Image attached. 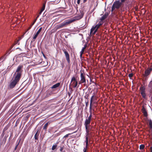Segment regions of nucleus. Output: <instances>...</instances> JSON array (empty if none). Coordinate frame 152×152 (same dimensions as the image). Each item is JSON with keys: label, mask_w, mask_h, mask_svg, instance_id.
Segmentation results:
<instances>
[{"label": "nucleus", "mask_w": 152, "mask_h": 152, "mask_svg": "<svg viewBox=\"0 0 152 152\" xmlns=\"http://www.w3.org/2000/svg\"><path fill=\"white\" fill-rule=\"evenodd\" d=\"M14 45H15V44H14V45H13L12 46H11V48H13V46H14Z\"/></svg>", "instance_id": "603ef678"}, {"label": "nucleus", "mask_w": 152, "mask_h": 152, "mask_svg": "<svg viewBox=\"0 0 152 152\" xmlns=\"http://www.w3.org/2000/svg\"><path fill=\"white\" fill-rule=\"evenodd\" d=\"M96 100V96L94 95H93L91 99L90 100V108L91 107V105L92 106V104L93 103V101L94 100Z\"/></svg>", "instance_id": "dca6fc26"}, {"label": "nucleus", "mask_w": 152, "mask_h": 152, "mask_svg": "<svg viewBox=\"0 0 152 152\" xmlns=\"http://www.w3.org/2000/svg\"><path fill=\"white\" fill-rule=\"evenodd\" d=\"M32 26L31 25L27 29V30L25 32V33H26L32 27Z\"/></svg>", "instance_id": "72a5a7b5"}, {"label": "nucleus", "mask_w": 152, "mask_h": 152, "mask_svg": "<svg viewBox=\"0 0 152 152\" xmlns=\"http://www.w3.org/2000/svg\"><path fill=\"white\" fill-rule=\"evenodd\" d=\"M142 95V97L144 99H146L147 98V97L146 96V94L145 92L143 93L140 94Z\"/></svg>", "instance_id": "b1692460"}, {"label": "nucleus", "mask_w": 152, "mask_h": 152, "mask_svg": "<svg viewBox=\"0 0 152 152\" xmlns=\"http://www.w3.org/2000/svg\"><path fill=\"white\" fill-rule=\"evenodd\" d=\"M96 100V96L94 95H93L91 99L90 100V108L91 107V105L92 106V104L93 103V101L94 100Z\"/></svg>", "instance_id": "2eb2a0df"}, {"label": "nucleus", "mask_w": 152, "mask_h": 152, "mask_svg": "<svg viewBox=\"0 0 152 152\" xmlns=\"http://www.w3.org/2000/svg\"><path fill=\"white\" fill-rule=\"evenodd\" d=\"M80 0H77V3L78 4H80Z\"/></svg>", "instance_id": "79ce46f5"}, {"label": "nucleus", "mask_w": 152, "mask_h": 152, "mask_svg": "<svg viewBox=\"0 0 152 152\" xmlns=\"http://www.w3.org/2000/svg\"><path fill=\"white\" fill-rule=\"evenodd\" d=\"M87 43L86 42L84 45V47L83 48H86V47H87Z\"/></svg>", "instance_id": "c9c22d12"}, {"label": "nucleus", "mask_w": 152, "mask_h": 152, "mask_svg": "<svg viewBox=\"0 0 152 152\" xmlns=\"http://www.w3.org/2000/svg\"><path fill=\"white\" fill-rule=\"evenodd\" d=\"M72 83V85L73 87L74 88H76L77 86L78 83L77 80H76L75 77H73L72 78L70 85Z\"/></svg>", "instance_id": "6e6552de"}, {"label": "nucleus", "mask_w": 152, "mask_h": 152, "mask_svg": "<svg viewBox=\"0 0 152 152\" xmlns=\"http://www.w3.org/2000/svg\"><path fill=\"white\" fill-rule=\"evenodd\" d=\"M133 76V74L132 73H130L129 74L128 76L131 79Z\"/></svg>", "instance_id": "2f4dec72"}, {"label": "nucleus", "mask_w": 152, "mask_h": 152, "mask_svg": "<svg viewBox=\"0 0 152 152\" xmlns=\"http://www.w3.org/2000/svg\"><path fill=\"white\" fill-rule=\"evenodd\" d=\"M150 152H152V146L150 147Z\"/></svg>", "instance_id": "37998d69"}, {"label": "nucleus", "mask_w": 152, "mask_h": 152, "mask_svg": "<svg viewBox=\"0 0 152 152\" xmlns=\"http://www.w3.org/2000/svg\"><path fill=\"white\" fill-rule=\"evenodd\" d=\"M86 48H83L82 50H81V51L80 52H82V53H83L84 50H85Z\"/></svg>", "instance_id": "f704fd0d"}, {"label": "nucleus", "mask_w": 152, "mask_h": 152, "mask_svg": "<svg viewBox=\"0 0 152 152\" xmlns=\"http://www.w3.org/2000/svg\"><path fill=\"white\" fill-rule=\"evenodd\" d=\"M23 66L22 65H19L17 67L16 72L14 76H15L18 75L19 77V78H20L22 75V69L23 68Z\"/></svg>", "instance_id": "423d86ee"}, {"label": "nucleus", "mask_w": 152, "mask_h": 152, "mask_svg": "<svg viewBox=\"0 0 152 152\" xmlns=\"http://www.w3.org/2000/svg\"><path fill=\"white\" fill-rule=\"evenodd\" d=\"M91 120V118L90 116H89V117H88L87 118H86L84 123V125L85 128L87 129V127L88 126V125L89 124H90Z\"/></svg>", "instance_id": "1a4fd4ad"}, {"label": "nucleus", "mask_w": 152, "mask_h": 152, "mask_svg": "<svg viewBox=\"0 0 152 152\" xmlns=\"http://www.w3.org/2000/svg\"><path fill=\"white\" fill-rule=\"evenodd\" d=\"M85 142L86 143V147L85 148H84L83 149V152H87V149L88 148V137L87 136H86V137Z\"/></svg>", "instance_id": "4468645a"}, {"label": "nucleus", "mask_w": 152, "mask_h": 152, "mask_svg": "<svg viewBox=\"0 0 152 152\" xmlns=\"http://www.w3.org/2000/svg\"><path fill=\"white\" fill-rule=\"evenodd\" d=\"M103 23L100 22L95 26H93L91 29L90 34H92L93 35L95 34L97 32L98 29L102 25Z\"/></svg>", "instance_id": "20e7f679"}, {"label": "nucleus", "mask_w": 152, "mask_h": 152, "mask_svg": "<svg viewBox=\"0 0 152 152\" xmlns=\"http://www.w3.org/2000/svg\"><path fill=\"white\" fill-rule=\"evenodd\" d=\"M149 85L151 87H152V80L150 82Z\"/></svg>", "instance_id": "ea45409f"}, {"label": "nucleus", "mask_w": 152, "mask_h": 152, "mask_svg": "<svg viewBox=\"0 0 152 152\" xmlns=\"http://www.w3.org/2000/svg\"><path fill=\"white\" fill-rule=\"evenodd\" d=\"M63 51L65 54L66 61H67L68 63L69 64L70 60L69 54L68 53L67 51H66L65 49L63 50Z\"/></svg>", "instance_id": "9d476101"}, {"label": "nucleus", "mask_w": 152, "mask_h": 152, "mask_svg": "<svg viewBox=\"0 0 152 152\" xmlns=\"http://www.w3.org/2000/svg\"><path fill=\"white\" fill-rule=\"evenodd\" d=\"M18 75L15 76H13L12 80V81L10 84V88H13L15 86L20 79Z\"/></svg>", "instance_id": "f03ea898"}, {"label": "nucleus", "mask_w": 152, "mask_h": 152, "mask_svg": "<svg viewBox=\"0 0 152 152\" xmlns=\"http://www.w3.org/2000/svg\"><path fill=\"white\" fill-rule=\"evenodd\" d=\"M48 94L49 95H51L52 94V93H49Z\"/></svg>", "instance_id": "8fccbe9b"}, {"label": "nucleus", "mask_w": 152, "mask_h": 152, "mask_svg": "<svg viewBox=\"0 0 152 152\" xmlns=\"http://www.w3.org/2000/svg\"><path fill=\"white\" fill-rule=\"evenodd\" d=\"M75 20H67L56 26V30L65 27L69 24L75 21Z\"/></svg>", "instance_id": "f257e3e1"}, {"label": "nucleus", "mask_w": 152, "mask_h": 152, "mask_svg": "<svg viewBox=\"0 0 152 152\" xmlns=\"http://www.w3.org/2000/svg\"><path fill=\"white\" fill-rule=\"evenodd\" d=\"M80 80L78 83L79 84L86 83V74L81 70L80 71Z\"/></svg>", "instance_id": "39448f33"}, {"label": "nucleus", "mask_w": 152, "mask_h": 152, "mask_svg": "<svg viewBox=\"0 0 152 152\" xmlns=\"http://www.w3.org/2000/svg\"><path fill=\"white\" fill-rule=\"evenodd\" d=\"M127 0H121V2H120L121 3V4H122V3H124L125 1Z\"/></svg>", "instance_id": "4c0bfd02"}, {"label": "nucleus", "mask_w": 152, "mask_h": 152, "mask_svg": "<svg viewBox=\"0 0 152 152\" xmlns=\"http://www.w3.org/2000/svg\"><path fill=\"white\" fill-rule=\"evenodd\" d=\"M42 12H41V10L40 12H39V14H40Z\"/></svg>", "instance_id": "3c124183"}, {"label": "nucleus", "mask_w": 152, "mask_h": 152, "mask_svg": "<svg viewBox=\"0 0 152 152\" xmlns=\"http://www.w3.org/2000/svg\"><path fill=\"white\" fill-rule=\"evenodd\" d=\"M145 88L144 86H142L140 87V94L145 92Z\"/></svg>", "instance_id": "412c9836"}, {"label": "nucleus", "mask_w": 152, "mask_h": 152, "mask_svg": "<svg viewBox=\"0 0 152 152\" xmlns=\"http://www.w3.org/2000/svg\"><path fill=\"white\" fill-rule=\"evenodd\" d=\"M63 147H61L60 149V151H62L63 150Z\"/></svg>", "instance_id": "e433bc0d"}, {"label": "nucleus", "mask_w": 152, "mask_h": 152, "mask_svg": "<svg viewBox=\"0 0 152 152\" xmlns=\"http://www.w3.org/2000/svg\"><path fill=\"white\" fill-rule=\"evenodd\" d=\"M152 71V67L151 68H148L146 69L145 72L144 76L147 77L148 76L150 73Z\"/></svg>", "instance_id": "f8f14e48"}, {"label": "nucleus", "mask_w": 152, "mask_h": 152, "mask_svg": "<svg viewBox=\"0 0 152 152\" xmlns=\"http://www.w3.org/2000/svg\"><path fill=\"white\" fill-rule=\"evenodd\" d=\"M39 15H38L37 16V17L36 18V19H37V18H38L39 17Z\"/></svg>", "instance_id": "de8ad7c7"}, {"label": "nucleus", "mask_w": 152, "mask_h": 152, "mask_svg": "<svg viewBox=\"0 0 152 152\" xmlns=\"http://www.w3.org/2000/svg\"><path fill=\"white\" fill-rule=\"evenodd\" d=\"M88 105V102H86V107H87V106Z\"/></svg>", "instance_id": "a18cd8bd"}, {"label": "nucleus", "mask_w": 152, "mask_h": 152, "mask_svg": "<svg viewBox=\"0 0 152 152\" xmlns=\"http://www.w3.org/2000/svg\"><path fill=\"white\" fill-rule=\"evenodd\" d=\"M88 114H87V117L88 116Z\"/></svg>", "instance_id": "6e6d98bb"}, {"label": "nucleus", "mask_w": 152, "mask_h": 152, "mask_svg": "<svg viewBox=\"0 0 152 152\" xmlns=\"http://www.w3.org/2000/svg\"><path fill=\"white\" fill-rule=\"evenodd\" d=\"M149 125L150 129H152V121L151 120L149 121Z\"/></svg>", "instance_id": "a878e982"}, {"label": "nucleus", "mask_w": 152, "mask_h": 152, "mask_svg": "<svg viewBox=\"0 0 152 152\" xmlns=\"http://www.w3.org/2000/svg\"><path fill=\"white\" fill-rule=\"evenodd\" d=\"M40 133V132L38 131L35 133L34 135V138L35 140H38V137Z\"/></svg>", "instance_id": "aec40b11"}, {"label": "nucleus", "mask_w": 152, "mask_h": 152, "mask_svg": "<svg viewBox=\"0 0 152 152\" xmlns=\"http://www.w3.org/2000/svg\"><path fill=\"white\" fill-rule=\"evenodd\" d=\"M122 4H121V2H120L119 0L115 1L112 6L111 12H113L115 9L117 10L118 9Z\"/></svg>", "instance_id": "7ed1b4c3"}, {"label": "nucleus", "mask_w": 152, "mask_h": 152, "mask_svg": "<svg viewBox=\"0 0 152 152\" xmlns=\"http://www.w3.org/2000/svg\"><path fill=\"white\" fill-rule=\"evenodd\" d=\"M72 133H69V134H66V135H65L64 137H63V138H66V137H68V136L69 135H70V134H72Z\"/></svg>", "instance_id": "c756f323"}, {"label": "nucleus", "mask_w": 152, "mask_h": 152, "mask_svg": "<svg viewBox=\"0 0 152 152\" xmlns=\"http://www.w3.org/2000/svg\"><path fill=\"white\" fill-rule=\"evenodd\" d=\"M50 122H48L46 123L43 127V129L45 130V131H46L48 127V124H50Z\"/></svg>", "instance_id": "a211bd4d"}, {"label": "nucleus", "mask_w": 152, "mask_h": 152, "mask_svg": "<svg viewBox=\"0 0 152 152\" xmlns=\"http://www.w3.org/2000/svg\"><path fill=\"white\" fill-rule=\"evenodd\" d=\"M45 4H43V7L42 8V9L41 10V12H42L45 10Z\"/></svg>", "instance_id": "473e14b6"}, {"label": "nucleus", "mask_w": 152, "mask_h": 152, "mask_svg": "<svg viewBox=\"0 0 152 152\" xmlns=\"http://www.w3.org/2000/svg\"><path fill=\"white\" fill-rule=\"evenodd\" d=\"M84 15V13L83 12H80V13L77 16L75 17V19L73 20H75V21L76 20H79L82 18Z\"/></svg>", "instance_id": "9b49d317"}, {"label": "nucleus", "mask_w": 152, "mask_h": 152, "mask_svg": "<svg viewBox=\"0 0 152 152\" xmlns=\"http://www.w3.org/2000/svg\"><path fill=\"white\" fill-rule=\"evenodd\" d=\"M87 0H83V3H85L86 1Z\"/></svg>", "instance_id": "49530a36"}, {"label": "nucleus", "mask_w": 152, "mask_h": 152, "mask_svg": "<svg viewBox=\"0 0 152 152\" xmlns=\"http://www.w3.org/2000/svg\"><path fill=\"white\" fill-rule=\"evenodd\" d=\"M108 15V13L106 12L105 14L101 17L100 20L101 21L104 20L107 17Z\"/></svg>", "instance_id": "f3484780"}, {"label": "nucleus", "mask_w": 152, "mask_h": 152, "mask_svg": "<svg viewBox=\"0 0 152 152\" xmlns=\"http://www.w3.org/2000/svg\"><path fill=\"white\" fill-rule=\"evenodd\" d=\"M83 53H82L81 52H80V58H82L83 56Z\"/></svg>", "instance_id": "58836bf2"}, {"label": "nucleus", "mask_w": 152, "mask_h": 152, "mask_svg": "<svg viewBox=\"0 0 152 152\" xmlns=\"http://www.w3.org/2000/svg\"><path fill=\"white\" fill-rule=\"evenodd\" d=\"M92 107V106L91 105V107L90 108V105L89 112L90 113V115L89 116H90L91 118H92V112L91 111Z\"/></svg>", "instance_id": "393cba45"}, {"label": "nucleus", "mask_w": 152, "mask_h": 152, "mask_svg": "<svg viewBox=\"0 0 152 152\" xmlns=\"http://www.w3.org/2000/svg\"><path fill=\"white\" fill-rule=\"evenodd\" d=\"M35 23L33 22L32 23V24L31 25V26H33V25Z\"/></svg>", "instance_id": "c03bdc74"}, {"label": "nucleus", "mask_w": 152, "mask_h": 152, "mask_svg": "<svg viewBox=\"0 0 152 152\" xmlns=\"http://www.w3.org/2000/svg\"><path fill=\"white\" fill-rule=\"evenodd\" d=\"M38 34H35L33 37V39L31 41V42H33L35 41L36 39L37 38V37L38 36Z\"/></svg>", "instance_id": "5701e85b"}, {"label": "nucleus", "mask_w": 152, "mask_h": 152, "mask_svg": "<svg viewBox=\"0 0 152 152\" xmlns=\"http://www.w3.org/2000/svg\"><path fill=\"white\" fill-rule=\"evenodd\" d=\"M145 148V145L143 144L140 145V150H142L144 149Z\"/></svg>", "instance_id": "c85d7f7f"}, {"label": "nucleus", "mask_w": 152, "mask_h": 152, "mask_svg": "<svg viewBox=\"0 0 152 152\" xmlns=\"http://www.w3.org/2000/svg\"><path fill=\"white\" fill-rule=\"evenodd\" d=\"M60 85V83H58L56 84L53 86L51 87L52 89L56 88H57L59 87Z\"/></svg>", "instance_id": "6ab92c4d"}, {"label": "nucleus", "mask_w": 152, "mask_h": 152, "mask_svg": "<svg viewBox=\"0 0 152 152\" xmlns=\"http://www.w3.org/2000/svg\"><path fill=\"white\" fill-rule=\"evenodd\" d=\"M58 143V142L56 144H57ZM57 145H53L52 147V150H54L57 147Z\"/></svg>", "instance_id": "bb28decb"}, {"label": "nucleus", "mask_w": 152, "mask_h": 152, "mask_svg": "<svg viewBox=\"0 0 152 152\" xmlns=\"http://www.w3.org/2000/svg\"><path fill=\"white\" fill-rule=\"evenodd\" d=\"M85 128L86 129V132L87 133V135H88L89 133V130L90 129V125L89 124L88 125V126L87 127V129L86 128Z\"/></svg>", "instance_id": "4be33fe9"}, {"label": "nucleus", "mask_w": 152, "mask_h": 152, "mask_svg": "<svg viewBox=\"0 0 152 152\" xmlns=\"http://www.w3.org/2000/svg\"><path fill=\"white\" fill-rule=\"evenodd\" d=\"M68 95H69V96H70V93H68Z\"/></svg>", "instance_id": "864d4df0"}, {"label": "nucleus", "mask_w": 152, "mask_h": 152, "mask_svg": "<svg viewBox=\"0 0 152 152\" xmlns=\"http://www.w3.org/2000/svg\"><path fill=\"white\" fill-rule=\"evenodd\" d=\"M42 27H41L37 31V32L36 33L37 34L39 35V34L40 33V32L42 30Z\"/></svg>", "instance_id": "cd10ccee"}, {"label": "nucleus", "mask_w": 152, "mask_h": 152, "mask_svg": "<svg viewBox=\"0 0 152 152\" xmlns=\"http://www.w3.org/2000/svg\"><path fill=\"white\" fill-rule=\"evenodd\" d=\"M25 137L24 136H22L21 135L18 138V141L16 143V146L15 147L14 150L15 151H16L17 149L18 145H19L20 143L21 144H22L23 143V142L24 139Z\"/></svg>", "instance_id": "0eeeda50"}, {"label": "nucleus", "mask_w": 152, "mask_h": 152, "mask_svg": "<svg viewBox=\"0 0 152 152\" xmlns=\"http://www.w3.org/2000/svg\"><path fill=\"white\" fill-rule=\"evenodd\" d=\"M142 113H143L144 116L147 117L148 116L147 111L146 110L144 106H142V109L141 110Z\"/></svg>", "instance_id": "ddd939ff"}, {"label": "nucleus", "mask_w": 152, "mask_h": 152, "mask_svg": "<svg viewBox=\"0 0 152 152\" xmlns=\"http://www.w3.org/2000/svg\"><path fill=\"white\" fill-rule=\"evenodd\" d=\"M42 54L43 55V57H44L45 58H46V57L45 56V54H44V53H43V52H42Z\"/></svg>", "instance_id": "a19ab883"}, {"label": "nucleus", "mask_w": 152, "mask_h": 152, "mask_svg": "<svg viewBox=\"0 0 152 152\" xmlns=\"http://www.w3.org/2000/svg\"><path fill=\"white\" fill-rule=\"evenodd\" d=\"M6 57L5 56V55H4L3 56L1 57L0 58V59L1 60L3 59H4L3 60V61H4L6 59Z\"/></svg>", "instance_id": "7c9ffc66"}, {"label": "nucleus", "mask_w": 152, "mask_h": 152, "mask_svg": "<svg viewBox=\"0 0 152 152\" xmlns=\"http://www.w3.org/2000/svg\"><path fill=\"white\" fill-rule=\"evenodd\" d=\"M37 20V19H35L34 21V22L35 23V22H36Z\"/></svg>", "instance_id": "09e8293b"}, {"label": "nucleus", "mask_w": 152, "mask_h": 152, "mask_svg": "<svg viewBox=\"0 0 152 152\" xmlns=\"http://www.w3.org/2000/svg\"><path fill=\"white\" fill-rule=\"evenodd\" d=\"M48 95H46V97H48Z\"/></svg>", "instance_id": "5fc2aeb1"}]
</instances>
